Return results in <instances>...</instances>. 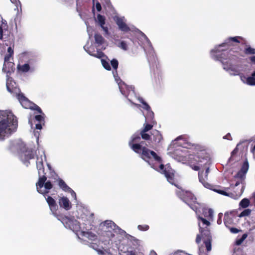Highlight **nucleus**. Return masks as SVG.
<instances>
[{"label": "nucleus", "instance_id": "obj_58", "mask_svg": "<svg viewBox=\"0 0 255 255\" xmlns=\"http://www.w3.org/2000/svg\"><path fill=\"white\" fill-rule=\"evenodd\" d=\"M250 60L252 63L255 64V56L250 57Z\"/></svg>", "mask_w": 255, "mask_h": 255}, {"label": "nucleus", "instance_id": "obj_39", "mask_svg": "<svg viewBox=\"0 0 255 255\" xmlns=\"http://www.w3.org/2000/svg\"><path fill=\"white\" fill-rule=\"evenodd\" d=\"M101 62L104 68L107 70L110 71L111 67L109 63L105 59H101Z\"/></svg>", "mask_w": 255, "mask_h": 255}, {"label": "nucleus", "instance_id": "obj_45", "mask_svg": "<svg viewBox=\"0 0 255 255\" xmlns=\"http://www.w3.org/2000/svg\"><path fill=\"white\" fill-rule=\"evenodd\" d=\"M137 229L141 231H146L149 229V227L147 225H139L137 226Z\"/></svg>", "mask_w": 255, "mask_h": 255}, {"label": "nucleus", "instance_id": "obj_42", "mask_svg": "<svg viewBox=\"0 0 255 255\" xmlns=\"http://www.w3.org/2000/svg\"><path fill=\"white\" fill-rule=\"evenodd\" d=\"M251 213V210L249 209H247L244 210L243 212H242L239 215V217H243L245 216H248L250 215Z\"/></svg>", "mask_w": 255, "mask_h": 255}, {"label": "nucleus", "instance_id": "obj_17", "mask_svg": "<svg viewBox=\"0 0 255 255\" xmlns=\"http://www.w3.org/2000/svg\"><path fill=\"white\" fill-rule=\"evenodd\" d=\"M114 20L115 21L116 24L118 26L119 29L121 31L125 32H128L129 31H130V28L126 23L123 18L118 16H116L114 18Z\"/></svg>", "mask_w": 255, "mask_h": 255}, {"label": "nucleus", "instance_id": "obj_9", "mask_svg": "<svg viewBox=\"0 0 255 255\" xmlns=\"http://www.w3.org/2000/svg\"><path fill=\"white\" fill-rule=\"evenodd\" d=\"M150 133V137L146 140L148 142L147 146L155 149L159 146L160 143L163 140V137L161 132L158 130H152Z\"/></svg>", "mask_w": 255, "mask_h": 255}, {"label": "nucleus", "instance_id": "obj_13", "mask_svg": "<svg viewBox=\"0 0 255 255\" xmlns=\"http://www.w3.org/2000/svg\"><path fill=\"white\" fill-rule=\"evenodd\" d=\"M200 234H198L196 239V243L199 244L201 241V236L203 240L211 239L212 236L210 233L209 227L205 228V227H201L199 228Z\"/></svg>", "mask_w": 255, "mask_h": 255}, {"label": "nucleus", "instance_id": "obj_41", "mask_svg": "<svg viewBox=\"0 0 255 255\" xmlns=\"http://www.w3.org/2000/svg\"><path fill=\"white\" fill-rule=\"evenodd\" d=\"M247 236L248 235L247 234H243L240 239L236 240V244L238 246L241 245L244 241L247 238Z\"/></svg>", "mask_w": 255, "mask_h": 255}, {"label": "nucleus", "instance_id": "obj_52", "mask_svg": "<svg viewBox=\"0 0 255 255\" xmlns=\"http://www.w3.org/2000/svg\"><path fill=\"white\" fill-rule=\"evenodd\" d=\"M102 29L105 32V35H109V29L108 27L107 26H105L104 25H103L102 26H101Z\"/></svg>", "mask_w": 255, "mask_h": 255}, {"label": "nucleus", "instance_id": "obj_23", "mask_svg": "<svg viewBox=\"0 0 255 255\" xmlns=\"http://www.w3.org/2000/svg\"><path fill=\"white\" fill-rule=\"evenodd\" d=\"M15 83L13 81L12 79L10 77H8L6 81V89L7 91L12 93L15 92L16 90V87L15 86Z\"/></svg>", "mask_w": 255, "mask_h": 255}, {"label": "nucleus", "instance_id": "obj_47", "mask_svg": "<svg viewBox=\"0 0 255 255\" xmlns=\"http://www.w3.org/2000/svg\"><path fill=\"white\" fill-rule=\"evenodd\" d=\"M16 97L19 101V102H21L22 101H23L25 99H27V98L25 97L23 94H22V93H18L16 95Z\"/></svg>", "mask_w": 255, "mask_h": 255}, {"label": "nucleus", "instance_id": "obj_32", "mask_svg": "<svg viewBox=\"0 0 255 255\" xmlns=\"http://www.w3.org/2000/svg\"><path fill=\"white\" fill-rule=\"evenodd\" d=\"M22 106L25 109H30L31 108V103L30 101L27 98L23 101H22L20 102Z\"/></svg>", "mask_w": 255, "mask_h": 255}, {"label": "nucleus", "instance_id": "obj_62", "mask_svg": "<svg viewBox=\"0 0 255 255\" xmlns=\"http://www.w3.org/2000/svg\"><path fill=\"white\" fill-rule=\"evenodd\" d=\"M252 76L255 77V71L252 74Z\"/></svg>", "mask_w": 255, "mask_h": 255}, {"label": "nucleus", "instance_id": "obj_16", "mask_svg": "<svg viewBox=\"0 0 255 255\" xmlns=\"http://www.w3.org/2000/svg\"><path fill=\"white\" fill-rule=\"evenodd\" d=\"M237 212L236 211H231L226 212L224 215V222L226 227H230L234 224V219L236 218Z\"/></svg>", "mask_w": 255, "mask_h": 255}, {"label": "nucleus", "instance_id": "obj_35", "mask_svg": "<svg viewBox=\"0 0 255 255\" xmlns=\"http://www.w3.org/2000/svg\"><path fill=\"white\" fill-rule=\"evenodd\" d=\"M104 225L106 226L108 228H111L112 229H115V228L116 226V225L111 221H106L104 222Z\"/></svg>", "mask_w": 255, "mask_h": 255}, {"label": "nucleus", "instance_id": "obj_28", "mask_svg": "<svg viewBox=\"0 0 255 255\" xmlns=\"http://www.w3.org/2000/svg\"><path fill=\"white\" fill-rule=\"evenodd\" d=\"M139 101L143 105V108L146 110L147 111L149 112L150 114L153 116L154 113L152 111H151V108L148 105V104L147 103H146L144 101V100L141 98H139Z\"/></svg>", "mask_w": 255, "mask_h": 255}, {"label": "nucleus", "instance_id": "obj_30", "mask_svg": "<svg viewBox=\"0 0 255 255\" xmlns=\"http://www.w3.org/2000/svg\"><path fill=\"white\" fill-rule=\"evenodd\" d=\"M204 216L209 220H212L213 217V211L211 209H207L204 211Z\"/></svg>", "mask_w": 255, "mask_h": 255}, {"label": "nucleus", "instance_id": "obj_34", "mask_svg": "<svg viewBox=\"0 0 255 255\" xmlns=\"http://www.w3.org/2000/svg\"><path fill=\"white\" fill-rule=\"evenodd\" d=\"M250 200L247 198H244L240 203V206L244 208L248 207L250 205Z\"/></svg>", "mask_w": 255, "mask_h": 255}, {"label": "nucleus", "instance_id": "obj_31", "mask_svg": "<svg viewBox=\"0 0 255 255\" xmlns=\"http://www.w3.org/2000/svg\"><path fill=\"white\" fill-rule=\"evenodd\" d=\"M17 69L22 72H27L30 69V66L28 64L25 63L22 65H18Z\"/></svg>", "mask_w": 255, "mask_h": 255}, {"label": "nucleus", "instance_id": "obj_33", "mask_svg": "<svg viewBox=\"0 0 255 255\" xmlns=\"http://www.w3.org/2000/svg\"><path fill=\"white\" fill-rule=\"evenodd\" d=\"M204 243L208 252H210L212 249L211 242L212 239L203 240Z\"/></svg>", "mask_w": 255, "mask_h": 255}, {"label": "nucleus", "instance_id": "obj_3", "mask_svg": "<svg viewBox=\"0 0 255 255\" xmlns=\"http://www.w3.org/2000/svg\"><path fill=\"white\" fill-rule=\"evenodd\" d=\"M249 167L248 162L247 161H245L241 169L235 175L234 178L240 179V181H237L234 185H231L230 186L233 190V192H229L227 191L229 190V188H225L226 191L219 189H213V191L221 195L229 196L234 199L239 198L242 195L244 190L245 186L243 185L244 184L243 182Z\"/></svg>", "mask_w": 255, "mask_h": 255}, {"label": "nucleus", "instance_id": "obj_63", "mask_svg": "<svg viewBox=\"0 0 255 255\" xmlns=\"http://www.w3.org/2000/svg\"><path fill=\"white\" fill-rule=\"evenodd\" d=\"M255 151V146H254V148L252 149V152H254Z\"/></svg>", "mask_w": 255, "mask_h": 255}, {"label": "nucleus", "instance_id": "obj_19", "mask_svg": "<svg viewBox=\"0 0 255 255\" xmlns=\"http://www.w3.org/2000/svg\"><path fill=\"white\" fill-rule=\"evenodd\" d=\"M15 70V64L13 62L10 61H5V58H4V63L3 65L2 70L7 74H10L13 72Z\"/></svg>", "mask_w": 255, "mask_h": 255}, {"label": "nucleus", "instance_id": "obj_26", "mask_svg": "<svg viewBox=\"0 0 255 255\" xmlns=\"http://www.w3.org/2000/svg\"><path fill=\"white\" fill-rule=\"evenodd\" d=\"M94 38L95 42L96 44L98 45V46L102 45L105 42L104 38L100 33H95L94 35Z\"/></svg>", "mask_w": 255, "mask_h": 255}, {"label": "nucleus", "instance_id": "obj_7", "mask_svg": "<svg viewBox=\"0 0 255 255\" xmlns=\"http://www.w3.org/2000/svg\"><path fill=\"white\" fill-rule=\"evenodd\" d=\"M36 167L38 170L39 175L38 181L36 183L37 191L39 193L42 194L48 193L49 192L48 191H42L40 189L43 187L44 183L47 180V177L46 176V173L44 172L43 162L42 158H41L40 160H39V158H37V160L36 161Z\"/></svg>", "mask_w": 255, "mask_h": 255}, {"label": "nucleus", "instance_id": "obj_10", "mask_svg": "<svg viewBox=\"0 0 255 255\" xmlns=\"http://www.w3.org/2000/svg\"><path fill=\"white\" fill-rule=\"evenodd\" d=\"M205 169L206 171L205 172H204V171H200L198 173V177L200 182L204 185L205 187L207 188L211 189L212 190L215 189H217L216 187H214V186L207 182L208 175L209 172L210 168L207 167V169Z\"/></svg>", "mask_w": 255, "mask_h": 255}, {"label": "nucleus", "instance_id": "obj_5", "mask_svg": "<svg viewBox=\"0 0 255 255\" xmlns=\"http://www.w3.org/2000/svg\"><path fill=\"white\" fill-rule=\"evenodd\" d=\"M212 52L217 53L216 57L218 60L221 62L223 65V68L227 70H231L235 72L234 75L239 74L238 70L233 68V63L239 62V57L232 53L231 50H228V49L215 48Z\"/></svg>", "mask_w": 255, "mask_h": 255}, {"label": "nucleus", "instance_id": "obj_36", "mask_svg": "<svg viewBox=\"0 0 255 255\" xmlns=\"http://www.w3.org/2000/svg\"><path fill=\"white\" fill-rule=\"evenodd\" d=\"M97 19L100 26H102L103 25H105L106 19L104 16L100 14H98L97 15Z\"/></svg>", "mask_w": 255, "mask_h": 255}, {"label": "nucleus", "instance_id": "obj_43", "mask_svg": "<svg viewBox=\"0 0 255 255\" xmlns=\"http://www.w3.org/2000/svg\"><path fill=\"white\" fill-rule=\"evenodd\" d=\"M105 54L104 53L101 51L100 50H98L96 51V53H94L93 56L98 58H101L103 57H104Z\"/></svg>", "mask_w": 255, "mask_h": 255}, {"label": "nucleus", "instance_id": "obj_25", "mask_svg": "<svg viewBox=\"0 0 255 255\" xmlns=\"http://www.w3.org/2000/svg\"><path fill=\"white\" fill-rule=\"evenodd\" d=\"M198 221L201 222V223H198V226L199 227V228L202 227H205V228H208L211 225V223L208 220H206V219L202 217L198 216Z\"/></svg>", "mask_w": 255, "mask_h": 255}, {"label": "nucleus", "instance_id": "obj_12", "mask_svg": "<svg viewBox=\"0 0 255 255\" xmlns=\"http://www.w3.org/2000/svg\"><path fill=\"white\" fill-rule=\"evenodd\" d=\"M35 154L32 149H26L22 151L20 155V158L22 162L27 166L30 164L29 160L34 158Z\"/></svg>", "mask_w": 255, "mask_h": 255}, {"label": "nucleus", "instance_id": "obj_6", "mask_svg": "<svg viewBox=\"0 0 255 255\" xmlns=\"http://www.w3.org/2000/svg\"><path fill=\"white\" fill-rule=\"evenodd\" d=\"M131 149L136 153L140 154V157L146 162L150 163V161H155L162 164L161 158L154 151L151 150L145 146H142L140 144H133Z\"/></svg>", "mask_w": 255, "mask_h": 255}, {"label": "nucleus", "instance_id": "obj_14", "mask_svg": "<svg viewBox=\"0 0 255 255\" xmlns=\"http://www.w3.org/2000/svg\"><path fill=\"white\" fill-rule=\"evenodd\" d=\"M243 38L241 36L230 37L226 39L224 43L219 45L216 48L222 49L223 47L228 49L229 46H231L233 42L240 43V40H243Z\"/></svg>", "mask_w": 255, "mask_h": 255}, {"label": "nucleus", "instance_id": "obj_48", "mask_svg": "<svg viewBox=\"0 0 255 255\" xmlns=\"http://www.w3.org/2000/svg\"><path fill=\"white\" fill-rule=\"evenodd\" d=\"M30 109H33L34 110L37 111L39 114H42V111L41 108L35 104H33V106H31Z\"/></svg>", "mask_w": 255, "mask_h": 255}, {"label": "nucleus", "instance_id": "obj_61", "mask_svg": "<svg viewBox=\"0 0 255 255\" xmlns=\"http://www.w3.org/2000/svg\"><path fill=\"white\" fill-rule=\"evenodd\" d=\"M253 197L254 198V200L255 202V192H254L253 194Z\"/></svg>", "mask_w": 255, "mask_h": 255}, {"label": "nucleus", "instance_id": "obj_18", "mask_svg": "<svg viewBox=\"0 0 255 255\" xmlns=\"http://www.w3.org/2000/svg\"><path fill=\"white\" fill-rule=\"evenodd\" d=\"M46 200L48 204L49 208L54 216H55V215H57L56 212L58 210V207L56 203L55 200L50 196H48Z\"/></svg>", "mask_w": 255, "mask_h": 255}, {"label": "nucleus", "instance_id": "obj_59", "mask_svg": "<svg viewBox=\"0 0 255 255\" xmlns=\"http://www.w3.org/2000/svg\"><path fill=\"white\" fill-rule=\"evenodd\" d=\"M35 128L37 129H41L42 128V125L41 123L36 124L35 125Z\"/></svg>", "mask_w": 255, "mask_h": 255}, {"label": "nucleus", "instance_id": "obj_56", "mask_svg": "<svg viewBox=\"0 0 255 255\" xmlns=\"http://www.w3.org/2000/svg\"><path fill=\"white\" fill-rule=\"evenodd\" d=\"M67 192L71 193V196L74 197L75 199H76V193L71 188L70 190H68Z\"/></svg>", "mask_w": 255, "mask_h": 255}, {"label": "nucleus", "instance_id": "obj_40", "mask_svg": "<svg viewBox=\"0 0 255 255\" xmlns=\"http://www.w3.org/2000/svg\"><path fill=\"white\" fill-rule=\"evenodd\" d=\"M84 235L91 240H95L97 238L96 235L92 232L84 233Z\"/></svg>", "mask_w": 255, "mask_h": 255}, {"label": "nucleus", "instance_id": "obj_51", "mask_svg": "<svg viewBox=\"0 0 255 255\" xmlns=\"http://www.w3.org/2000/svg\"><path fill=\"white\" fill-rule=\"evenodd\" d=\"M87 52L90 55L93 56L94 53V49L93 47H89L86 50Z\"/></svg>", "mask_w": 255, "mask_h": 255}, {"label": "nucleus", "instance_id": "obj_53", "mask_svg": "<svg viewBox=\"0 0 255 255\" xmlns=\"http://www.w3.org/2000/svg\"><path fill=\"white\" fill-rule=\"evenodd\" d=\"M128 239H129L131 242H135L136 243H137L138 241L137 239H136L135 237L131 236L130 235H128Z\"/></svg>", "mask_w": 255, "mask_h": 255}, {"label": "nucleus", "instance_id": "obj_50", "mask_svg": "<svg viewBox=\"0 0 255 255\" xmlns=\"http://www.w3.org/2000/svg\"><path fill=\"white\" fill-rule=\"evenodd\" d=\"M228 228L230 230V232L233 234H237L240 231V230L238 229L237 228L231 227V226H230V227H228Z\"/></svg>", "mask_w": 255, "mask_h": 255}, {"label": "nucleus", "instance_id": "obj_11", "mask_svg": "<svg viewBox=\"0 0 255 255\" xmlns=\"http://www.w3.org/2000/svg\"><path fill=\"white\" fill-rule=\"evenodd\" d=\"M10 33L6 20L1 17L0 20V39L5 40L9 36Z\"/></svg>", "mask_w": 255, "mask_h": 255}, {"label": "nucleus", "instance_id": "obj_38", "mask_svg": "<svg viewBox=\"0 0 255 255\" xmlns=\"http://www.w3.org/2000/svg\"><path fill=\"white\" fill-rule=\"evenodd\" d=\"M111 64L114 70H116V73L117 74V69L119 65V62L116 59H113L111 61Z\"/></svg>", "mask_w": 255, "mask_h": 255}, {"label": "nucleus", "instance_id": "obj_4", "mask_svg": "<svg viewBox=\"0 0 255 255\" xmlns=\"http://www.w3.org/2000/svg\"><path fill=\"white\" fill-rule=\"evenodd\" d=\"M17 119L10 112L0 111V140H4L17 128Z\"/></svg>", "mask_w": 255, "mask_h": 255}, {"label": "nucleus", "instance_id": "obj_2", "mask_svg": "<svg viewBox=\"0 0 255 255\" xmlns=\"http://www.w3.org/2000/svg\"><path fill=\"white\" fill-rule=\"evenodd\" d=\"M186 148L194 150L197 152L193 158H190L189 163L190 167L195 171H198L200 168H210L211 163V158L208 154L205 151V147L196 143L187 142Z\"/></svg>", "mask_w": 255, "mask_h": 255}, {"label": "nucleus", "instance_id": "obj_57", "mask_svg": "<svg viewBox=\"0 0 255 255\" xmlns=\"http://www.w3.org/2000/svg\"><path fill=\"white\" fill-rule=\"evenodd\" d=\"M222 215H223L222 213H219V219L217 220V223L218 224H221V222H222L221 217H222Z\"/></svg>", "mask_w": 255, "mask_h": 255}, {"label": "nucleus", "instance_id": "obj_27", "mask_svg": "<svg viewBox=\"0 0 255 255\" xmlns=\"http://www.w3.org/2000/svg\"><path fill=\"white\" fill-rule=\"evenodd\" d=\"M58 181L59 186L63 191L67 192L68 190H71V188H70L62 179L58 178Z\"/></svg>", "mask_w": 255, "mask_h": 255}, {"label": "nucleus", "instance_id": "obj_64", "mask_svg": "<svg viewBox=\"0 0 255 255\" xmlns=\"http://www.w3.org/2000/svg\"><path fill=\"white\" fill-rule=\"evenodd\" d=\"M12 2H14L16 1V0H11Z\"/></svg>", "mask_w": 255, "mask_h": 255}, {"label": "nucleus", "instance_id": "obj_15", "mask_svg": "<svg viewBox=\"0 0 255 255\" xmlns=\"http://www.w3.org/2000/svg\"><path fill=\"white\" fill-rule=\"evenodd\" d=\"M153 125L151 124L144 123L143 128L140 130V135L141 138L144 140H147L149 136V134L147 132L151 130L153 128Z\"/></svg>", "mask_w": 255, "mask_h": 255}, {"label": "nucleus", "instance_id": "obj_21", "mask_svg": "<svg viewBox=\"0 0 255 255\" xmlns=\"http://www.w3.org/2000/svg\"><path fill=\"white\" fill-rule=\"evenodd\" d=\"M141 136L140 135V132L138 134L135 133L133 134L131 137V140L129 141L128 144L130 148H131V146L133 144H143V141H140Z\"/></svg>", "mask_w": 255, "mask_h": 255}, {"label": "nucleus", "instance_id": "obj_60", "mask_svg": "<svg viewBox=\"0 0 255 255\" xmlns=\"http://www.w3.org/2000/svg\"><path fill=\"white\" fill-rule=\"evenodd\" d=\"M128 255H136L135 253L133 251H130L128 253Z\"/></svg>", "mask_w": 255, "mask_h": 255}, {"label": "nucleus", "instance_id": "obj_24", "mask_svg": "<svg viewBox=\"0 0 255 255\" xmlns=\"http://www.w3.org/2000/svg\"><path fill=\"white\" fill-rule=\"evenodd\" d=\"M241 79L244 82L250 86H255V77L253 76L246 78L243 74L241 75Z\"/></svg>", "mask_w": 255, "mask_h": 255}, {"label": "nucleus", "instance_id": "obj_8", "mask_svg": "<svg viewBox=\"0 0 255 255\" xmlns=\"http://www.w3.org/2000/svg\"><path fill=\"white\" fill-rule=\"evenodd\" d=\"M55 216L66 228L73 231H78L80 228L79 222L74 217H69L63 215H55Z\"/></svg>", "mask_w": 255, "mask_h": 255}, {"label": "nucleus", "instance_id": "obj_44", "mask_svg": "<svg viewBox=\"0 0 255 255\" xmlns=\"http://www.w3.org/2000/svg\"><path fill=\"white\" fill-rule=\"evenodd\" d=\"M119 47L125 51L128 49V44L125 41H121L119 45Z\"/></svg>", "mask_w": 255, "mask_h": 255}, {"label": "nucleus", "instance_id": "obj_49", "mask_svg": "<svg viewBox=\"0 0 255 255\" xmlns=\"http://www.w3.org/2000/svg\"><path fill=\"white\" fill-rule=\"evenodd\" d=\"M35 119L38 121L39 123H41L44 122V118L41 115H36L35 116Z\"/></svg>", "mask_w": 255, "mask_h": 255}, {"label": "nucleus", "instance_id": "obj_55", "mask_svg": "<svg viewBox=\"0 0 255 255\" xmlns=\"http://www.w3.org/2000/svg\"><path fill=\"white\" fill-rule=\"evenodd\" d=\"M223 138L225 139L230 140L232 139V137L231 135V134L230 133H228L226 135H225L223 137Z\"/></svg>", "mask_w": 255, "mask_h": 255}, {"label": "nucleus", "instance_id": "obj_20", "mask_svg": "<svg viewBox=\"0 0 255 255\" xmlns=\"http://www.w3.org/2000/svg\"><path fill=\"white\" fill-rule=\"evenodd\" d=\"M58 203L61 208L65 210H69L71 208V204L69 200L66 197H60L59 199Z\"/></svg>", "mask_w": 255, "mask_h": 255}, {"label": "nucleus", "instance_id": "obj_22", "mask_svg": "<svg viewBox=\"0 0 255 255\" xmlns=\"http://www.w3.org/2000/svg\"><path fill=\"white\" fill-rule=\"evenodd\" d=\"M14 41L12 39L10 41V43L9 44V46L7 48V53L5 55V61H7L10 60V58H12L13 59V56L14 54L13 48H14Z\"/></svg>", "mask_w": 255, "mask_h": 255}, {"label": "nucleus", "instance_id": "obj_29", "mask_svg": "<svg viewBox=\"0 0 255 255\" xmlns=\"http://www.w3.org/2000/svg\"><path fill=\"white\" fill-rule=\"evenodd\" d=\"M119 87L121 93L124 95L127 96V93L126 92V91L125 90V89H128V85H127L124 82L121 81L119 83Z\"/></svg>", "mask_w": 255, "mask_h": 255}, {"label": "nucleus", "instance_id": "obj_1", "mask_svg": "<svg viewBox=\"0 0 255 255\" xmlns=\"http://www.w3.org/2000/svg\"><path fill=\"white\" fill-rule=\"evenodd\" d=\"M161 173L163 174L167 181L171 184L176 186L178 190L176 191V194L178 198L190 207L196 213L199 211L201 205L197 201L196 197L191 191L184 190L176 183L175 175L173 169L170 166H165L163 164L159 165Z\"/></svg>", "mask_w": 255, "mask_h": 255}, {"label": "nucleus", "instance_id": "obj_37", "mask_svg": "<svg viewBox=\"0 0 255 255\" xmlns=\"http://www.w3.org/2000/svg\"><path fill=\"white\" fill-rule=\"evenodd\" d=\"M244 53L247 55H253L255 54V49L249 46L244 50Z\"/></svg>", "mask_w": 255, "mask_h": 255}, {"label": "nucleus", "instance_id": "obj_46", "mask_svg": "<svg viewBox=\"0 0 255 255\" xmlns=\"http://www.w3.org/2000/svg\"><path fill=\"white\" fill-rule=\"evenodd\" d=\"M43 186H44L45 189L49 190L52 188L53 185L50 181H46V180L44 183Z\"/></svg>", "mask_w": 255, "mask_h": 255}, {"label": "nucleus", "instance_id": "obj_54", "mask_svg": "<svg viewBox=\"0 0 255 255\" xmlns=\"http://www.w3.org/2000/svg\"><path fill=\"white\" fill-rule=\"evenodd\" d=\"M96 7L98 11H100L102 9V7L100 3L99 2H97L96 3Z\"/></svg>", "mask_w": 255, "mask_h": 255}]
</instances>
